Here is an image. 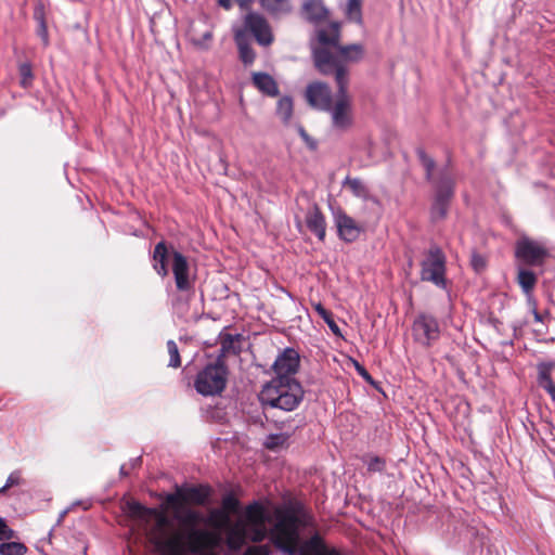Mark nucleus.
Instances as JSON below:
<instances>
[{
  "label": "nucleus",
  "instance_id": "nucleus-1",
  "mask_svg": "<svg viewBox=\"0 0 555 555\" xmlns=\"http://www.w3.org/2000/svg\"><path fill=\"white\" fill-rule=\"evenodd\" d=\"M319 46L313 48V61L323 75H334L338 86V96L333 102L330 87L321 81L309 83L305 91L308 104L318 111L328 112L335 127L347 126V95L345 75L347 72V47L339 46V25L331 23L317 30Z\"/></svg>",
  "mask_w": 555,
  "mask_h": 555
},
{
  "label": "nucleus",
  "instance_id": "nucleus-2",
  "mask_svg": "<svg viewBox=\"0 0 555 555\" xmlns=\"http://www.w3.org/2000/svg\"><path fill=\"white\" fill-rule=\"evenodd\" d=\"M127 505L129 513L142 522L150 542L164 555L197 554L210 541L207 531L196 528L190 530L185 540L180 531L172 529V522L164 512L134 501Z\"/></svg>",
  "mask_w": 555,
  "mask_h": 555
},
{
  "label": "nucleus",
  "instance_id": "nucleus-3",
  "mask_svg": "<svg viewBox=\"0 0 555 555\" xmlns=\"http://www.w3.org/2000/svg\"><path fill=\"white\" fill-rule=\"evenodd\" d=\"M275 521L268 530L266 524H245L246 540L260 543L269 537L272 545L285 555H294L299 542V519L289 509H276Z\"/></svg>",
  "mask_w": 555,
  "mask_h": 555
},
{
  "label": "nucleus",
  "instance_id": "nucleus-4",
  "mask_svg": "<svg viewBox=\"0 0 555 555\" xmlns=\"http://www.w3.org/2000/svg\"><path fill=\"white\" fill-rule=\"evenodd\" d=\"M304 393V389L297 379L273 377L262 387L259 400L264 408L292 412L301 403Z\"/></svg>",
  "mask_w": 555,
  "mask_h": 555
},
{
  "label": "nucleus",
  "instance_id": "nucleus-5",
  "mask_svg": "<svg viewBox=\"0 0 555 555\" xmlns=\"http://www.w3.org/2000/svg\"><path fill=\"white\" fill-rule=\"evenodd\" d=\"M227 376L228 369L224 360L217 357L215 362L208 363L197 373L194 387L202 396L220 395L225 388Z\"/></svg>",
  "mask_w": 555,
  "mask_h": 555
},
{
  "label": "nucleus",
  "instance_id": "nucleus-6",
  "mask_svg": "<svg viewBox=\"0 0 555 555\" xmlns=\"http://www.w3.org/2000/svg\"><path fill=\"white\" fill-rule=\"evenodd\" d=\"M447 258L438 246H430L421 262V280L447 289Z\"/></svg>",
  "mask_w": 555,
  "mask_h": 555
},
{
  "label": "nucleus",
  "instance_id": "nucleus-7",
  "mask_svg": "<svg viewBox=\"0 0 555 555\" xmlns=\"http://www.w3.org/2000/svg\"><path fill=\"white\" fill-rule=\"evenodd\" d=\"M453 195V178L447 172H441L439 180L435 184V197L430 208L431 221L438 222L447 217Z\"/></svg>",
  "mask_w": 555,
  "mask_h": 555
},
{
  "label": "nucleus",
  "instance_id": "nucleus-8",
  "mask_svg": "<svg viewBox=\"0 0 555 555\" xmlns=\"http://www.w3.org/2000/svg\"><path fill=\"white\" fill-rule=\"evenodd\" d=\"M236 30H245L246 36L251 34L258 44L268 47L273 42V34L271 26L264 16L256 12H249L244 17V24L242 28H237Z\"/></svg>",
  "mask_w": 555,
  "mask_h": 555
},
{
  "label": "nucleus",
  "instance_id": "nucleus-9",
  "mask_svg": "<svg viewBox=\"0 0 555 555\" xmlns=\"http://www.w3.org/2000/svg\"><path fill=\"white\" fill-rule=\"evenodd\" d=\"M414 340L423 346H430L440 336V328L435 317L426 313L418 314L412 325Z\"/></svg>",
  "mask_w": 555,
  "mask_h": 555
},
{
  "label": "nucleus",
  "instance_id": "nucleus-10",
  "mask_svg": "<svg viewBox=\"0 0 555 555\" xmlns=\"http://www.w3.org/2000/svg\"><path fill=\"white\" fill-rule=\"evenodd\" d=\"M172 257V274L175 284L180 293L192 295L194 293L195 278L191 275L190 263L184 255L173 250Z\"/></svg>",
  "mask_w": 555,
  "mask_h": 555
},
{
  "label": "nucleus",
  "instance_id": "nucleus-11",
  "mask_svg": "<svg viewBox=\"0 0 555 555\" xmlns=\"http://www.w3.org/2000/svg\"><path fill=\"white\" fill-rule=\"evenodd\" d=\"M515 255L518 259L529 266H541L550 256V253L540 242L522 237L516 243Z\"/></svg>",
  "mask_w": 555,
  "mask_h": 555
},
{
  "label": "nucleus",
  "instance_id": "nucleus-12",
  "mask_svg": "<svg viewBox=\"0 0 555 555\" xmlns=\"http://www.w3.org/2000/svg\"><path fill=\"white\" fill-rule=\"evenodd\" d=\"M299 369V354L293 348H286L273 363L275 377H285V379H296L294 375Z\"/></svg>",
  "mask_w": 555,
  "mask_h": 555
},
{
  "label": "nucleus",
  "instance_id": "nucleus-13",
  "mask_svg": "<svg viewBox=\"0 0 555 555\" xmlns=\"http://www.w3.org/2000/svg\"><path fill=\"white\" fill-rule=\"evenodd\" d=\"M189 37L193 46L201 50H208L214 38L212 27L208 25L206 17L198 23H192Z\"/></svg>",
  "mask_w": 555,
  "mask_h": 555
},
{
  "label": "nucleus",
  "instance_id": "nucleus-14",
  "mask_svg": "<svg viewBox=\"0 0 555 555\" xmlns=\"http://www.w3.org/2000/svg\"><path fill=\"white\" fill-rule=\"evenodd\" d=\"M555 369V361H543L537 364V382L538 385L543 388L555 402V384L552 379V371Z\"/></svg>",
  "mask_w": 555,
  "mask_h": 555
},
{
  "label": "nucleus",
  "instance_id": "nucleus-15",
  "mask_svg": "<svg viewBox=\"0 0 555 555\" xmlns=\"http://www.w3.org/2000/svg\"><path fill=\"white\" fill-rule=\"evenodd\" d=\"M234 41L237 46L240 59L245 65H250L256 59V53L253 50L248 36L245 30H234Z\"/></svg>",
  "mask_w": 555,
  "mask_h": 555
},
{
  "label": "nucleus",
  "instance_id": "nucleus-16",
  "mask_svg": "<svg viewBox=\"0 0 555 555\" xmlns=\"http://www.w3.org/2000/svg\"><path fill=\"white\" fill-rule=\"evenodd\" d=\"M302 14L310 23L318 24L327 17L328 11L322 0H308L302 5Z\"/></svg>",
  "mask_w": 555,
  "mask_h": 555
},
{
  "label": "nucleus",
  "instance_id": "nucleus-17",
  "mask_svg": "<svg viewBox=\"0 0 555 555\" xmlns=\"http://www.w3.org/2000/svg\"><path fill=\"white\" fill-rule=\"evenodd\" d=\"M168 248L166 246V243L164 241L158 242L155 245L154 251H153V269L156 271V273L165 278L168 275Z\"/></svg>",
  "mask_w": 555,
  "mask_h": 555
},
{
  "label": "nucleus",
  "instance_id": "nucleus-18",
  "mask_svg": "<svg viewBox=\"0 0 555 555\" xmlns=\"http://www.w3.org/2000/svg\"><path fill=\"white\" fill-rule=\"evenodd\" d=\"M247 543L246 540V529L245 524L243 521H237L233 525L227 534V545L233 551L237 552Z\"/></svg>",
  "mask_w": 555,
  "mask_h": 555
},
{
  "label": "nucleus",
  "instance_id": "nucleus-19",
  "mask_svg": "<svg viewBox=\"0 0 555 555\" xmlns=\"http://www.w3.org/2000/svg\"><path fill=\"white\" fill-rule=\"evenodd\" d=\"M306 224L320 240L325 236V219L317 206L310 208L306 215Z\"/></svg>",
  "mask_w": 555,
  "mask_h": 555
},
{
  "label": "nucleus",
  "instance_id": "nucleus-20",
  "mask_svg": "<svg viewBox=\"0 0 555 555\" xmlns=\"http://www.w3.org/2000/svg\"><path fill=\"white\" fill-rule=\"evenodd\" d=\"M253 83L259 91L269 96H276L279 94L278 83L267 73H254Z\"/></svg>",
  "mask_w": 555,
  "mask_h": 555
},
{
  "label": "nucleus",
  "instance_id": "nucleus-21",
  "mask_svg": "<svg viewBox=\"0 0 555 555\" xmlns=\"http://www.w3.org/2000/svg\"><path fill=\"white\" fill-rule=\"evenodd\" d=\"M261 8L273 17L287 15L293 11L289 0H259Z\"/></svg>",
  "mask_w": 555,
  "mask_h": 555
},
{
  "label": "nucleus",
  "instance_id": "nucleus-22",
  "mask_svg": "<svg viewBox=\"0 0 555 555\" xmlns=\"http://www.w3.org/2000/svg\"><path fill=\"white\" fill-rule=\"evenodd\" d=\"M241 335H232L230 333H220L219 335V343H220V354L218 357H221L223 360L224 356L227 353H236L240 351V348L236 347V344L240 341Z\"/></svg>",
  "mask_w": 555,
  "mask_h": 555
},
{
  "label": "nucleus",
  "instance_id": "nucleus-23",
  "mask_svg": "<svg viewBox=\"0 0 555 555\" xmlns=\"http://www.w3.org/2000/svg\"><path fill=\"white\" fill-rule=\"evenodd\" d=\"M246 520L244 524L262 525L266 524V512L262 505L258 502H254L246 507L245 511Z\"/></svg>",
  "mask_w": 555,
  "mask_h": 555
},
{
  "label": "nucleus",
  "instance_id": "nucleus-24",
  "mask_svg": "<svg viewBox=\"0 0 555 555\" xmlns=\"http://www.w3.org/2000/svg\"><path fill=\"white\" fill-rule=\"evenodd\" d=\"M312 306L315 312L319 314V317L322 318L323 321L328 325L333 334L336 335L337 337L344 338L338 324L335 322L333 318V313L325 309V307L321 302H314L312 304Z\"/></svg>",
  "mask_w": 555,
  "mask_h": 555
},
{
  "label": "nucleus",
  "instance_id": "nucleus-25",
  "mask_svg": "<svg viewBox=\"0 0 555 555\" xmlns=\"http://www.w3.org/2000/svg\"><path fill=\"white\" fill-rule=\"evenodd\" d=\"M34 18L38 23L37 35L41 38L43 46L48 47L50 43L49 33L42 5L36 7L34 11Z\"/></svg>",
  "mask_w": 555,
  "mask_h": 555
},
{
  "label": "nucleus",
  "instance_id": "nucleus-26",
  "mask_svg": "<svg viewBox=\"0 0 555 555\" xmlns=\"http://www.w3.org/2000/svg\"><path fill=\"white\" fill-rule=\"evenodd\" d=\"M349 189L357 196L362 198L365 203L375 205L377 202L371 195L367 186L359 179H349Z\"/></svg>",
  "mask_w": 555,
  "mask_h": 555
},
{
  "label": "nucleus",
  "instance_id": "nucleus-27",
  "mask_svg": "<svg viewBox=\"0 0 555 555\" xmlns=\"http://www.w3.org/2000/svg\"><path fill=\"white\" fill-rule=\"evenodd\" d=\"M362 0H349V24L353 23L359 26L361 33H365L362 17Z\"/></svg>",
  "mask_w": 555,
  "mask_h": 555
},
{
  "label": "nucleus",
  "instance_id": "nucleus-28",
  "mask_svg": "<svg viewBox=\"0 0 555 555\" xmlns=\"http://www.w3.org/2000/svg\"><path fill=\"white\" fill-rule=\"evenodd\" d=\"M517 281L524 293L529 294L537 283V276L530 270L520 269L518 271Z\"/></svg>",
  "mask_w": 555,
  "mask_h": 555
},
{
  "label": "nucleus",
  "instance_id": "nucleus-29",
  "mask_svg": "<svg viewBox=\"0 0 555 555\" xmlns=\"http://www.w3.org/2000/svg\"><path fill=\"white\" fill-rule=\"evenodd\" d=\"M276 114L283 122H288L293 116V100L289 96H283L278 101Z\"/></svg>",
  "mask_w": 555,
  "mask_h": 555
},
{
  "label": "nucleus",
  "instance_id": "nucleus-30",
  "mask_svg": "<svg viewBox=\"0 0 555 555\" xmlns=\"http://www.w3.org/2000/svg\"><path fill=\"white\" fill-rule=\"evenodd\" d=\"M208 498V491L201 487H191L183 491V501H191L196 504H203Z\"/></svg>",
  "mask_w": 555,
  "mask_h": 555
},
{
  "label": "nucleus",
  "instance_id": "nucleus-31",
  "mask_svg": "<svg viewBox=\"0 0 555 555\" xmlns=\"http://www.w3.org/2000/svg\"><path fill=\"white\" fill-rule=\"evenodd\" d=\"M362 462L369 473H380L386 466V462L383 457L373 454L362 456Z\"/></svg>",
  "mask_w": 555,
  "mask_h": 555
},
{
  "label": "nucleus",
  "instance_id": "nucleus-32",
  "mask_svg": "<svg viewBox=\"0 0 555 555\" xmlns=\"http://www.w3.org/2000/svg\"><path fill=\"white\" fill-rule=\"evenodd\" d=\"M416 154H417V157H418L422 166L424 167V169L426 171V180L431 181L433 175H434V169L436 167L435 160L429 155H427L423 149H418L416 151Z\"/></svg>",
  "mask_w": 555,
  "mask_h": 555
},
{
  "label": "nucleus",
  "instance_id": "nucleus-33",
  "mask_svg": "<svg viewBox=\"0 0 555 555\" xmlns=\"http://www.w3.org/2000/svg\"><path fill=\"white\" fill-rule=\"evenodd\" d=\"M27 547L21 542H4L0 544V555H24Z\"/></svg>",
  "mask_w": 555,
  "mask_h": 555
},
{
  "label": "nucleus",
  "instance_id": "nucleus-34",
  "mask_svg": "<svg viewBox=\"0 0 555 555\" xmlns=\"http://www.w3.org/2000/svg\"><path fill=\"white\" fill-rule=\"evenodd\" d=\"M18 73L21 77V86L23 88H28L33 83L34 74H33V66L29 62H25L20 64L18 66Z\"/></svg>",
  "mask_w": 555,
  "mask_h": 555
},
{
  "label": "nucleus",
  "instance_id": "nucleus-35",
  "mask_svg": "<svg viewBox=\"0 0 555 555\" xmlns=\"http://www.w3.org/2000/svg\"><path fill=\"white\" fill-rule=\"evenodd\" d=\"M167 350H168V353L170 357L168 366L175 367V369L180 367L181 366V358H180L178 346L173 340L167 341Z\"/></svg>",
  "mask_w": 555,
  "mask_h": 555
},
{
  "label": "nucleus",
  "instance_id": "nucleus-36",
  "mask_svg": "<svg viewBox=\"0 0 555 555\" xmlns=\"http://www.w3.org/2000/svg\"><path fill=\"white\" fill-rule=\"evenodd\" d=\"M347 360V354L344 352H339L338 354L332 356L333 364L331 363L330 359L328 364L332 366L333 371L337 374V376H340V373L345 372L344 363Z\"/></svg>",
  "mask_w": 555,
  "mask_h": 555
},
{
  "label": "nucleus",
  "instance_id": "nucleus-37",
  "mask_svg": "<svg viewBox=\"0 0 555 555\" xmlns=\"http://www.w3.org/2000/svg\"><path fill=\"white\" fill-rule=\"evenodd\" d=\"M23 482H24V480L18 470L11 473L5 481V485L0 488V495L4 494L10 488L20 486Z\"/></svg>",
  "mask_w": 555,
  "mask_h": 555
},
{
  "label": "nucleus",
  "instance_id": "nucleus-38",
  "mask_svg": "<svg viewBox=\"0 0 555 555\" xmlns=\"http://www.w3.org/2000/svg\"><path fill=\"white\" fill-rule=\"evenodd\" d=\"M349 362H351L353 364V366L356 367V370L359 373V375L362 376L365 382L371 384L376 389H379L378 385L372 378V376L370 375V373L366 371V369L364 366H362L357 360H353L350 357H349Z\"/></svg>",
  "mask_w": 555,
  "mask_h": 555
},
{
  "label": "nucleus",
  "instance_id": "nucleus-39",
  "mask_svg": "<svg viewBox=\"0 0 555 555\" xmlns=\"http://www.w3.org/2000/svg\"><path fill=\"white\" fill-rule=\"evenodd\" d=\"M271 546L269 544H258L247 546L243 555H270Z\"/></svg>",
  "mask_w": 555,
  "mask_h": 555
},
{
  "label": "nucleus",
  "instance_id": "nucleus-40",
  "mask_svg": "<svg viewBox=\"0 0 555 555\" xmlns=\"http://www.w3.org/2000/svg\"><path fill=\"white\" fill-rule=\"evenodd\" d=\"M240 502L233 494H227L222 499V508L228 513H235L238 509Z\"/></svg>",
  "mask_w": 555,
  "mask_h": 555
},
{
  "label": "nucleus",
  "instance_id": "nucleus-41",
  "mask_svg": "<svg viewBox=\"0 0 555 555\" xmlns=\"http://www.w3.org/2000/svg\"><path fill=\"white\" fill-rule=\"evenodd\" d=\"M15 537V532L11 529L4 518L0 517V540L9 541Z\"/></svg>",
  "mask_w": 555,
  "mask_h": 555
},
{
  "label": "nucleus",
  "instance_id": "nucleus-42",
  "mask_svg": "<svg viewBox=\"0 0 555 555\" xmlns=\"http://www.w3.org/2000/svg\"><path fill=\"white\" fill-rule=\"evenodd\" d=\"M177 519L184 525L194 526L198 521L199 515L198 513L189 509L182 516H177Z\"/></svg>",
  "mask_w": 555,
  "mask_h": 555
},
{
  "label": "nucleus",
  "instance_id": "nucleus-43",
  "mask_svg": "<svg viewBox=\"0 0 555 555\" xmlns=\"http://www.w3.org/2000/svg\"><path fill=\"white\" fill-rule=\"evenodd\" d=\"M364 55V50L361 44H349V63L358 62Z\"/></svg>",
  "mask_w": 555,
  "mask_h": 555
},
{
  "label": "nucleus",
  "instance_id": "nucleus-44",
  "mask_svg": "<svg viewBox=\"0 0 555 555\" xmlns=\"http://www.w3.org/2000/svg\"><path fill=\"white\" fill-rule=\"evenodd\" d=\"M364 231L365 227L363 224L356 225L354 221L349 218V242L358 238Z\"/></svg>",
  "mask_w": 555,
  "mask_h": 555
},
{
  "label": "nucleus",
  "instance_id": "nucleus-45",
  "mask_svg": "<svg viewBox=\"0 0 555 555\" xmlns=\"http://www.w3.org/2000/svg\"><path fill=\"white\" fill-rule=\"evenodd\" d=\"M286 439H287V437H285L283 435H270L267 438V441L264 444L268 449H274V448L283 444L286 441Z\"/></svg>",
  "mask_w": 555,
  "mask_h": 555
},
{
  "label": "nucleus",
  "instance_id": "nucleus-46",
  "mask_svg": "<svg viewBox=\"0 0 555 555\" xmlns=\"http://www.w3.org/2000/svg\"><path fill=\"white\" fill-rule=\"evenodd\" d=\"M470 262H472L473 268L477 272H480L486 268V260L479 254H473Z\"/></svg>",
  "mask_w": 555,
  "mask_h": 555
},
{
  "label": "nucleus",
  "instance_id": "nucleus-47",
  "mask_svg": "<svg viewBox=\"0 0 555 555\" xmlns=\"http://www.w3.org/2000/svg\"><path fill=\"white\" fill-rule=\"evenodd\" d=\"M336 225H337V232H338L340 238L346 241L347 237L345 236V230L347 229V216H345V215L339 216L336 220Z\"/></svg>",
  "mask_w": 555,
  "mask_h": 555
},
{
  "label": "nucleus",
  "instance_id": "nucleus-48",
  "mask_svg": "<svg viewBox=\"0 0 555 555\" xmlns=\"http://www.w3.org/2000/svg\"><path fill=\"white\" fill-rule=\"evenodd\" d=\"M183 500V492L178 491L177 493H170L166 496V502L170 506H177Z\"/></svg>",
  "mask_w": 555,
  "mask_h": 555
},
{
  "label": "nucleus",
  "instance_id": "nucleus-49",
  "mask_svg": "<svg viewBox=\"0 0 555 555\" xmlns=\"http://www.w3.org/2000/svg\"><path fill=\"white\" fill-rule=\"evenodd\" d=\"M299 132H300V135L302 137V139L307 142V144L311 149H315L317 147V143L313 140L310 139V137L307 134V132L304 130V128H300Z\"/></svg>",
  "mask_w": 555,
  "mask_h": 555
},
{
  "label": "nucleus",
  "instance_id": "nucleus-50",
  "mask_svg": "<svg viewBox=\"0 0 555 555\" xmlns=\"http://www.w3.org/2000/svg\"><path fill=\"white\" fill-rule=\"evenodd\" d=\"M142 459L141 456L131 459L128 464H126L130 469L137 468L141 465Z\"/></svg>",
  "mask_w": 555,
  "mask_h": 555
},
{
  "label": "nucleus",
  "instance_id": "nucleus-51",
  "mask_svg": "<svg viewBox=\"0 0 555 555\" xmlns=\"http://www.w3.org/2000/svg\"><path fill=\"white\" fill-rule=\"evenodd\" d=\"M220 7L224 9H230L232 7V0H218Z\"/></svg>",
  "mask_w": 555,
  "mask_h": 555
},
{
  "label": "nucleus",
  "instance_id": "nucleus-52",
  "mask_svg": "<svg viewBox=\"0 0 555 555\" xmlns=\"http://www.w3.org/2000/svg\"><path fill=\"white\" fill-rule=\"evenodd\" d=\"M241 8H248L253 0H236Z\"/></svg>",
  "mask_w": 555,
  "mask_h": 555
},
{
  "label": "nucleus",
  "instance_id": "nucleus-53",
  "mask_svg": "<svg viewBox=\"0 0 555 555\" xmlns=\"http://www.w3.org/2000/svg\"><path fill=\"white\" fill-rule=\"evenodd\" d=\"M129 469L130 468L126 464L121 465V467H120V475L128 476L129 475Z\"/></svg>",
  "mask_w": 555,
  "mask_h": 555
},
{
  "label": "nucleus",
  "instance_id": "nucleus-54",
  "mask_svg": "<svg viewBox=\"0 0 555 555\" xmlns=\"http://www.w3.org/2000/svg\"><path fill=\"white\" fill-rule=\"evenodd\" d=\"M533 315H534L535 321H538V322L542 321V317L537 310L533 311Z\"/></svg>",
  "mask_w": 555,
  "mask_h": 555
},
{
  "label": "nucleus",
  "instance_id": "nucleus-55",
  "mask_svg": "<svg viewBox=\"0 0 555 555\" xmlns=\"http://www.w3.org/2000/svg\"><path fill=\"white\" fill-rule=\"evenodd\" d=\"M367 154L371 155V142H369Z\"/></svg>",
  "mask_w": 555,
  "mask_h": 555
},
{
  "label": "nucleus",
  "instance_id": "nucleus-56",
  "mask_svg": "<svg viewBox=\"0 0 555 555\" xmlns=\"http://www.w3.org/2000/svg\"><path fill=\"white\" fill-rule=\"evenodd\" d=\"M347 184V178H345V180L343 181V185H346Z\"/></svg>",
  "mask_w": 555,
  "mask_h": 555
}]
</instances>
